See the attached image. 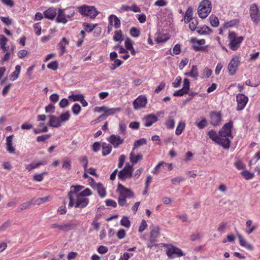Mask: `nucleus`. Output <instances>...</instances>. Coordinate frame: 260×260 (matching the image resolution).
I'll return each instance as SVG.
<instances>
[{
    "label": "nucleus",
    "instance_id": "17",
    "mask_svg": "<svg viewBox=\"0 0 260 260\" xmlns=\"http://www.w3.org/2000/svg\"><path fill=\"white\" fill-rule=\"evenodd\" d=\"M172 169V164H157L152 171V173L154 174H157L159 172L160 170L165 172L167 170L171 171Z\"/></svg>",
    "mask_w": 260,
    "mask_h": 260
},
{
    "label": "nucleus",
    "instance_id": "56",
    "mask_svg": "<svg viewBox=\"0 0 260 260\" xmlns=\"http://www.w3.org/2000/svg\"><path fill=\"white\" fill-rule=\"evenodd\" d=\"M190 87V82L188 79L185 78L183 82V87L182 88L188 92Z\"/></svg>",
    "mask_w": 260,
    "mask_h": 260
},
{
    "label": "nucleus",
    "instance_id": "39",
    "mask_svg": "<svg viewBox=\"0 0 260 260\" xmlns=\"http://www.w3.org/2000/svg\"><path fill=\"white\" fill-rule=\"evenodd\" d=\"M122 33L121 30L115 31L113 36V40L116 42H121L123 40Z\"/></svg>",
    "mask_w": 260,
    "mask_h": 260
},
{
    "label": "nucleus",
    "instance_id": "42",
    "mask_svg": "<svg viewBox=\"0 0 260 260\" xmlns=\"http://www.w3.org/2000/svg\"><path fill=\"white\" fill-rule=\"evenodd\" d=\"M83 25L85 31L90 32L94 29V28L97 26V24H95L92 25L89 23H84Z\"/></svg>",
    "mask_w": 260,
    "mask_h": 260
},
{
    "label": "nucleus",
    "instance_id": "27",
    "mask_svg": "<svg viewBox=\"0 0 260 260\" xmlns=\"http://www.w3.org/2000/svg\"><path fill=\"white\" fill-rule=\"evenodd\" d=\"M158 120L157 117L154 115H149L145 119L144 125L146 127L150 126L153 123L156 122Z\"/></svg>",
    "mask_w": 260,
    "mask_h": 260
},
{
    "label": "nucleus",
    "instance_id": "41",
    "mask_svg": "<svg viewBox=\"0 0 260 260\" xmlns=\"http://www.w3.org/2000/svg\"><path fill=\"white\" fill-rule=\"evenodd\" d=\"M241 174L246 180H249L254 177V173L250 172L247 170L242 171Z\"/></svg>",
    "mask_w": 260,
    "mask_h": 260
},
{
    "label": "nucleus",
    "instance_id": "29",
    "mask_svg": "<svg viewBox=\"0 0 260 260\" xmlns=\"http://www.w3.org/2000/svg\"><path fill=\"white\" fill-rule=\"evenodd\" d=\"M192 15L193 9L191 7H189L187 9L184 16V21L186 23H187V22H189L192 19H193Z\"/></svg>",
    "mask_w": 260,
    "mask_h": 260
},
{
    "label": "nucleus",
    "instance_id": "50",
    "mask_svg": "<svg viewBox=\"0 0 260 260\" xmlns=\"http://www.w3.org/2000/svg\"><path fill=\"white\" fill-rule=\"evenodd\" d=\"M66 10L67 11V12L65 13H66V16L68 18H71L74 16L75 11L73 8H68L67 9H65V11Z\"/></svg>",
    "mask_w": 260,
    "mask_h": 260
},
{
    "label": "nucleus",
    "instance_id": "36",
    "mask_svg": "<svg viewBox=\"0 0 260 260\" xmlns=\"http://www.w3.org/2000/svg\"><path fill=\"white\" fill-rule=\"evenodd\" d=\"M21 70V67L19 65H17L15 67V71L12 73L10 76V79L12 81L16 80L19 77Z\"/></svg>",
    "mask_w": 260,
    "mask_h": 260
},
{
    "label": "nucleus",
    "instance_id": "1",
    "mask_svg": "<svg viewBox=\"0 0 260 260\" xmlns=\"http://www.w3.org/2000/svg\"><path fill=\"white\" fill-rule=\"evenodd\" d=\"M233 122L230 121L222 126L217 134L215 131L211 130L208 133L209 138L216 143L221 145L224 149H229L233 136L231 129Z\"/></svg>",
    "mask_w": 260,
    "mask_h": 260
},
{
    "label": "nucleus",
    "instance_id": "52",
    "mask_svg": "<svg viewBox=\"0 0 260 260\" xmlns=\"http://www.w3.org/2000/svg\"><path fill=\"white\" fill-rule=\"evenodd\" d=\"M130 34L132 36L137 38L140 36V32L136 27H132L130 30Z\"/></svg>",
    "mask_w": 260,
    "mask_h": 260
},
{
    "label": "nucleus",
    "instance_id": "5",
    "mask_svg": "<svg viewBox=\"0 0 260 260\" xmlns=\"http://www.w3.org/2000/svg\"><path fill=\"white\" fill-rule=\"evenodd\" d=\"M228 38L230 40L229 45L230 49L232 50H236L239 47L240 44L244 40L243 37H238L234 31L229 33Z\"/></svg>",
    "mask_w": 260,
    "mask_h": 260
},
{
    "label": "nucleus",
    "instance_id": "47",
    "mask_svg": "<svg viewBox=\"0 0 260 260\" xmlns=\"http://www.w3.org/2000/svg\"><path fill=\"white\" fill-rule=\"evenodd\" d=\"M81 110V107L78 104H75L73 105L72 107V111L75 115H78L80 113Z\"/></svg>",
    "mask_w": 260,
    "mask_h": 260
},
{
    "label": "nucleus",
    "instance_id": "54",
    "mask_svg": "<svg viewBox=\"0 0 260 260\" xmlns=\"http://www.w3.org/2000/svg\"><path fill=\"white\" fill-rule=\"evenodd\" d=\"M10 225L11 222L10 221L5 222L0 226V232H5L10 226Z\"/></svg>",
    "mask_w": 260,
    "mask_h": 260
},
{
    "label": "nucleus",
    "instance_id": "44",
    "mask_svg": "<svg viewBox=\"0 0 260 260\" xmlns=\"http://www.w3.org/2000/svg\"><path fill=\"white\" fill-rule=\"evenodd\" d=\"M121 225L126 228H129L131 226V222L127 217H123L120 220Z\"/></svg>",
    "mask_w": 260,
    "mask_h": 260
},
{
    "label": "nucleus",
    "instance_id": "25",
    "mask_svg": "<svg viewBox=\"0 0 260 260\" xmlns=\"http://www.w3.org/2000/svg\"><path fill=\"white\" fill-rule=\"evenodd\" d=\"M84 188V186L81 185L72 186L70 188V191L69 192V198H71L74 194H79L80 191Z\"/></svg>",
    "mask_w": 260,
    "mask_h": 260
},
{
    "label": "nucleus",
    "instance_id": "11",
    "mask_svg": "<svg viewBox=\"0 0 260 260\" xmlns=\"http://www.w3.org/2000/svg\"><path fill=\"white\" fill-rule=\"evenodd\" d=\"M236 100L237 102V110H243L246 105L248 98L245 95L242 93H239L237 95Z\"/></svg>",
    "mask_w": 260,
    "mask_h": 260
},
{
    "label": "nucleus",
    "instance_id": "15",
    "mask_svg": "<svg viewBox=\"0 0 260 260\" xmlns=\"http://www.w3.org/2000/svg\"><path fill=\"white\" fill-rule=\"evenodd\" d=\"M108 141L113 146L114 148L118 147L124 142V140L119 136L111 135L108 139Z\"/></svg>",
    "mask_w": 260,
    "mask_h": 260
},
{
    "label": "nucleus",
    "instance_id": "12",
    "mask_svg": "<svg viewBox=\"0 0 260 260\" xmlns=\"http://www.w3.org/2000/svg\"><path fill=\"white\" fill-rule=\"evenodd\" d=\"M117 192L119 197H123L125 198H131L134 196L132 191L128 188L124 187L121 184H119L117 187Z\"/></svg>",
    "mask_w": 260,
    "mask_h": 260
},
{
    "label": "nucleus",
    "instance_id": "9",
    "mask_svg": "<svg viewBox=\"0 0 260 260\" xmlns=\"http://www.w3.org/2000/svg\"><path fill=\"white\" fill-rule=\"evenodd\" d=\"M166 252L168 256L171 258L179 257L183 255L182 251L174 246L168 247Z\"/></svg>",
    "mask_w": 260,
    "mask_h": 260
},
{
    "label": "nucleus",
    "instance_id": "58",
    "mask_svg": "<svg viewBox=\"0 0 260 260\" xmlns=\"http://www.w3.org/2000/svg\"><path fill=\"white\" fill-rule=\"evenodd\" d=\"M119 131L123 135L126 134V124L124 122L121 121L119 124Z\"/></svg>",
    "mask_w": 260,
    "mask_h": 260
},
{
    "label": "nucleus",
    "instance_id": "53",
    "mask_svg": "<svg viewBox=\"0 0 260 260\" xmlns=\"http://www.w3.org/2000/svg\"><path fill=\"white\" fill-rule=\"evenodd\" d=\"M45 174V172L39 174H35L33 176V180L35 181L41 182L44 179V175Z\"/></svg>",
    "mask_w": 260,
    "mask_h": 260
},
{
    "label": "nucleus",
    "instance_id": "40",
    "mask_svg": "<svg viewBox=\"0 0 260 260\" xmlns=\"http://www.w3.org/2000/svg\"><path fill=\"white\" fill-rule=\"evenodd\" d=\"M209 19L210 24L213 27H216L218 26L219 20L216 16L211 15L209 17Z\"/></svg>",
    "mask_w": 260,
    "mask_h": 260
},
{
    "label": "nucleus",
    "instance_id": "38",
    "mask_svg": "<svg viewBox=\"0 0 260 260\" xmlns=\"http://www.w3.org/2000/svg\"><path fill=\"white\" fill-rule=\"evenodd\" d=\"M160 229L158 227L155 226L154 227L150 232V237L157 239L159 235Z\"/></svg>",
    "mask_w": 260,
    "mask_h": 260
},
{
    "label": "nucleus",
    "instance_id": "51",
    "mask_svg": "<svg viewBox=\"0 0 260 260\" xmlns=\"http://www.w3.org/2000/svg\"><path fill=\"white\" fill-rule=\"evenodd\" d=\"M146 144V140L144 138H142L137 140L134 143V148H137L140 146L145 145Z\"/></svg>",
    "mask_w": 260,
    "mask_h": 260
},
{
    "label": "nucleus",
    "instance_id": "6",
    "mask_svg": "<svg viewBox=\"0 0 260 260\" xmlns=\"http://www.w3.org/2000/svg\"><path fill=\"white\" fill-rule=\"evenodd\" d=\"M240 60L239 56H235L232 58L228 66V72L231 75L233 76L235 75Z\"/></svg>",
    "mask_w": 260,
    "mask_h": 260
},
{
    "label": "nucleus",
    "instance_id": "32",
    "mask_svg": "<svg viewBox=\"0 0 260 260\" xmlns=\"http://www.w3.org/2000/svg\"><path fill=\"white\" fill-rule=\"evenodd\" d=\"M197 31L201 35H209L211 32V30L206 25H204L200 27H198Z\"/></svg>",
    "mask_w": 260,
    "mask_h": 260
},
{
    "label": "nucleus",
    "instance_id": "2",
    "mask_svg": "<svg viewBox=\"0 0 260 260\" xmlns=\"http://www.w3.org/2000/svg\"><path fill=\"white\" fill-rule=\"evenodd\" d=\"M69 207H74L75 208H83L89 203V199L79 194H74L69 198Z\"/></svg>",
    "mask_w": 260,
    "mask_h": 260
},
{
    "label": "nucleus",
    "instance_id": "14",
    "mask_svg": "<svg viewBox=\"0 0 260 260\" xmlns=\"http://www.w3.org/2000/svg\"><path fill=\"white\" fill-rule=\"evenodd\" d=\"M90 180L91 182V186L93 188L96 189L99 194V196L102 198H104L106 195L105 188L104 187L103 185L100 183L95 182L93 179L90 178Z\"/></svg>",
    "mask_w": 260,
    "mask_h": 260
},
{
    "label": "nucleus",
    "instance_id": "59",
    "mask_svg": "<svg viewBox=\"0 0 260 260\" xmlns=\"http://www.w3.org/2000/svg\"><path fill=\"white\" fill-rule=\"evenodd\" d=\"M148 225L145 220L143 219L141 221V224L139 228V232L140 233L143 232L147 227Z\"/></svg>",
    "mask_w": 260,
    "mask_h": 260
},
{
    "label": "nucleus",
    "instance_id": "61",
    "mask_svg": "<svg viewBox=\"0 0 260 260\" xmlns=\"http://www.w3.org/2000/svg\"><path fill=\"white\" fill-rule=\"evenodd\" d=\"M47 68L53 71H55L58 68V63L56 61H52L48 64Z\"/></svg>",
    "mask_w": 260,
    "mask_h": 260
},
{
    "label": "nucleus",
    "instance_id": "20",
    "mask_svg": "<svg viewBox=\"0 0 260 260\" xmlns=\"http://www.w3.org/2000/svg\"><path fill=\"white\" fill-rule=\"evenodd\" d=\"M56 14V9L53 7L49 8L44 12L45 17L50 20H53Z\"/></svg>",
    "mask_w": 260,
    "mask_h": 260
},
{
    "label": "nucleus",
    "instance_id": "24",
    "mask_svg": "<svg viewBox=\"0 0 260 260\" xmlns=\"http://www.w3.org/2000/svg\"><path fill=\"white\" fill-rule=\"evenodd\" d=\"M13 135H11L7 137L6 138V145L7 150L11 153H14L15 152V147L13 146L12 144V138Z\"/></svg>",
    "mask_w": 260,
    "mask_h": 260
},
{
    "label": "nucleus",
    "instance_id": "4",
    "mask_svg": "<svg viewBox=\"0 0 260 260\" xmlns=\"http://www.w3.org/2000/svg\"><path fill=\"white\" fill-rule=\"evenodd\" d=\"M78 9L81 15L88 16L91 18H95L99 14V12L94 6L83 5L78 7Z\"/></svg>",
    "mask_w": 260,
    "mask_h": 260
},
{
    "label": "nucleus",
    "instance_id": "28",
    "mask_svg": "<svg viewBox=\"0 0 260 260\" xmlns=\"http://www.w3.org/2000/svg\"><path fill=\"white\" fill-rule=\"evenodd\" d=\"M69 41L66 38H63L58 44V47L60 50V55H62L66 51V45L69 44Z\"/></svg>",
    "mask_w": 260,
    "mask_h": 260
},
{
    "label": "nucleus",
    "instance_id": "7",
    "mask_svg": "<svg viewBox=\"0 0 260 260\" xmlns=\"http://www.w3.org/2000/svg\"><path fill=\"white\" fill-rule=\"evenodd\" d=\"M133 171V166L130 165L129 164H127V165L119 172L118 176L119 179L122 180H125L132 176Z\"/></svg>",
    "mask_w": 260,
    "mask_h": 260
},
{
    "label": "nucleus",
    "instance_id": "35",
    "mask_svg": "<svg viewBox=\"0 0 260 260\" xmlns=\"http://www.w3.org/2000/svg\"><path fill=\"white\" fill-rule=\"evenodd\" d=\"M121 110L120 108H109L108 107H107L105 113L104 114L106 117L107 118V116L114 115L117 112H120Z\"/></svg>",
    "mask_w": 260,
    "mask_h": 260
},
{
    "label": "nucleus",
    "instance_id": "3",
    "mask_svg": "<svg viewBox=\"0 0 260 260\" xmlns=\"http://www.w3.org/2000/svg\"><path fill=\"white\" fill-rule=\"evenodd\" d=\"M212 5L209 0H203L198 8V14L201 18H206L211 12Z\"/></svg>",
    "mask_w": 260,
    "mask_h": 260
},
{
    "label": "nucleus",
    "instance_id": "37",
    "mask_svg": "<svg viewBox=\"0 0 260 260\" xmlns=\"http://www.w3.org/2000/svg\"><path fill=\"white\" fill-rule=\"evenodd\" d=\"M71 115L69 111L62 113L59 116L61 123L67 121L70 118Z\"/></svg>",
    "mask_w": 260,
    "mask_h": 260
},
{
    "label": "nucleus",
    "instance_id": "34",
    "mask_svg": "<svg viewBox=\"0 0 260 260\" xmlns=\"http://www.w3.org/2000/svg\"><path fill=\"white\" fill-rule=\"evenodd\" d=\"M142 155L140 154H135L133 151L130 154V159L131 162H137L142 160Z\"/></svg>",
    "mask_w": 260,
    "mask_h": 260
},
{
    "label": "nucleus",
    "instance_id": "63",
    "mask_svg": "<svg viewBox=\"0 0 260 260\" xmlns=\"http://www.w3.org/2000/svg\"><path fill=\"white\" fill-rule=\"evenodd\" d=\"M187 93H188L187 91H186L184 89L181 88V89L174 92V93H173V95L175 96H182L184 94H186Z\"/></svg>",
    "mask_w": 260,
    "mask_h": 260
},
{
    "label": "nucleus",
    "instance_id": "60",
    "mask_svg": "<svg viewBox=\"0 0 260 260\" xmlns=\"http://www.w3.org/2000/svg\"><path fill=\"white\" fill-rule=\"evenodd\" d=\"M102 144L100 142H96L92 144V150L94 152H96L100 150Z\"/></svg>",
    "mask_w": 260,
    "mask_h": 260
},
{
    "label": "nucleus",
    "instance_id": "30",
    "mask_svg": "<svg viewBox=\"0 0 260 260\" xmlns=\"http://www.w3.org/2000/svg\"><path fill=\"white\" fill-rule=\"evenodd\" d=\"M102 154L104 156H106L109 154L112 151V146L106 143H103L102 144Z\"/></svg>",
    "mask_w": 260,
    "mask_h": 260
},
{
    "label": "nucleus",
    "instance_id": "43",
    "mask_svg": "<svg viewBox=\"0 0 260 260\" xmlns=\"http://www.w3.org/2000/svg\"><path fill=\"white\" fill-rule=\"evenodd\" d=\"M189 27L191 30H194L197 29V25L198 24V21L197 19L193 18L189 22Z\"/></svg>",
    "mask_w": 260,
    "mask_h": 260
},
{
    "label": "nucleus",
    "instance_id": "23",
    "mask_svg": "<svg viewBox=\"0 0 260 260\" xmlns=\"http://www.w3.org/2000/svg\"><path fill=\"white\" fill-rule=\"evenodd\" d=\"M186 76L190 77L197 80L199 77L198 68L197 66L193 65L190 72L184 73Z\"/></svg>",
    "mask_w": 260,
    "mask_h": 260
},
{
    "label": "nucleus",
    "instance_id": "45",
    "mask_svg": "<svg viewBox=\"0 0 260 260\" xmlns=\"http://www.w3.org/2000/svg\"><path fill=\"white\" fill-rule=\"evenodd\" d=\"M196 124L199 129L204 128L207 124V121L205 118H203L199 122H196Z\"/></svg>",
    "mask_w": 260,
    "mask_h": 260
},
{
    "label": "nucleus",
    "instance_id": "31",
    "mask_svg": "<svg viewBox=\"0 0 260 260\" xmlns=\"http://www.w3.org/2000/svg\"><path fill=\"white\" fill-rule=\"evenodd\" d=\"M252 224V221L251 220H248L246 222V233L247 234H250L257 228V226L256 225Z\"/></svg>",
    "mask_w": 260,
    "mask_h": 260
},
{
    "label": "nucleus",
    "instance_id": "16",
    "mask_svg": "<svg viewBox=\"0 0 260 260\" xmlns=\"http://www.w3.org/2000/svg\"><path fill=\"white\" fill-rule=\"evenodd\" d=\"M176 112H172L166 118L165 125L168 129H173L175 124Z\"/></svg>",
    "mask_w": 260,
    "mask_h": 260
},
{
    "label": "nucleus",
    "instance_id": "46",
    "mask_svg": "<svg viewBox=\"0 0 260 260\" xmlns=\"http://www.w3.org/2000/svg\"><path fill=\"white\" fill-rule=\"evenodd\" d=\"M1 20L7 25H10L12 24V19L9 17H0Z\"/></svg>",
    "mask_w": 260,
    "mask_h": 260
},
{
    "label": "nucleus",
    "instance_id": "57",
    "mask_svg": "<svg viewBox=\"0 0 260 260\" xmlns=\"http://www.w3.org/2000/svg\"><path fill=\"white\" fill-rule=\"evenodd\" d=\"M34 29L36 34L40 36L41 34V27L40 23H37L34 25Z\"/></svg>",
    "mask_w": 260,
    "mask_h": 260
},
{
    "label": "nucleus",
    "instance_id": "21",
    "mask_svg": "<svg viewBox=\"0 0 260 260\" xmlns=\"http://www.w3.org/2000/svg\"><path fill=\"white\" fill-rule=\"evenodd\" d=\"M237 236L239 240L240 245L246 248L247 249L252 250L253 249V246L249 243L238 232H237Z\"/></svg>",
    "mask_w": 260,
    "mask_h": 260
},
{
    "label": "nucleus",
    "instance_id": "19",
    "mask_svg": "<svg viewBox=\"0 0 260 260\" xmlns=\"http://www.w3.org/2000/svg\"><path fill=\"white\" fill-rule=\"evenodd\" d=\"M211 124L213 126H217L220 123L221 117L219 113H212L210 115Z\"/></svg>",
    "mask_w": 260,
    "mask_h": 260
},
{
    "label": "nucleus",
    "instance_id": "64",
    "mask_svg": "<svg viewBox=\"0 0 260 260\" xmlns=\"http://www.w3.org/2000/svg\"><path fill=\"white\" fill-rule=\"evenodd\" d=\"M184 180V178L182 177H177L173 178L171 180V182L172 184L177 185L179 184L181 182Z\"/></svg>",
    "mask_w": 260,
    "mask_h": 260
},
{
    "label": "nucleus",
    "instance_id": "18",
    "mask_svg": "<svg viewBox=\"0 0 260 260\" xmlns=\"http://www.w3.org/2000/svg\"><path fill=\"white\" fill-rule=\"evenodd\" d=\"M65 9L59 8L58 10L57 16L56 21L57 23H61L64 24L68 22L66 13L64 12Z\"/></svg>",
    "mask_w": 260,
    "mask_h": 260
},
{
    "label": "nucleus",
    "instance_id": "62",
    "mask_svg": "<svg viewBox=\"0 0 260 260\" xmlns=\"http://www.w3.org/2000/svg\"><path fill=\"white\" fill-rule=\"evenodd\" d=\"M212 71L208 68H205L203 73V78H209L212 74Z\"/></svg>",
    "mask_w": 260,
    "mask_h": 260
},
{
    "label": "nucleus",
    "instance_id": "49",
    "mask_svg": "<svg viewBox=\"0 0 260 260\" xmlns=\"http://www.w3.org/2000/svg\"><path fill=\"white\" fill-rule=\"evenodd\" d=\"M50 199V197H45L38 199L35 201V204L37 205H40L48 202Z\"/></svg>",
    "mask_w": 260,
    "mask_h": 260
},
{
    "label": "nucleus",
    "instance_id": "10",
    "mask_svg": "<svg viewBox=\"0 0 260 260\" xmlns=\"http://www.w3.org/2000/svg\"><path fill=\"white\" fill-rule=\"evenodd\" d=\"M147 103V98L142 95H139L133 102L134 108L139 110L145 107Z\"/></svg>",
    "mask_w": 260,
    "mask_h": 260
},
{
    "label": "nucleus",
    "instance_id": "22",
    "mask_svg": "<svg viewBox=\"0 0 260 260\" xmlns=\"http://www.w3.org/2000/svg\"><path fill=\"white\" fill-rule=\"evenodd\" d=\"M49 117V124L50 126L53 127H59L61 125L59 117L50 115Z\"/></svg>",
    "mask_w": 260,
    "mask_h": 260
},
{
    "label": "nucleus",
    "instance_id": "55",
    "mask_svg": "<svg viewBox=\"0 0 260 260\" xmlns=\"http://www.w3.org/2000/svg\"><path fill=\"white\" fill-rule=\"evenodd\" d=\"M127 198H123V197H119L118 199V203L119 206H128V204L126 203V199Z\"/></svg>",
    "mask_w": 260,
    "mask_h": 260
},
{
    "label": "nucleus",
    "instance_id": "13",
    "mask_svg": "<svg viewBox=\"0 0 260 260\" xmlns=\"http://www.w3.org/2000/svg\"><path fill=\"white\" fill-rule=\"evenodd\" d=\"M74 226L75 224L71 222L62 224L53 223L51 225V228L56 229L63 232H68L73 229Z\"/></svg>",
    "mask_w": 260,
    "mask_h": 260
},
{
    "label": "nucleus",
    "instance_id": "33",
    "mask_svg": "<svg viewBox=\"0 0 260 260\" xmlns=\"http://www.w3.org/2000/svg\"><path fill=\"white\" fill-rule=\"evenodd\" d=\"M185 127V123L184 121H180L177 126L175 131V134L176 135L179 136L181 135Z\"/></svg>",
    "mask_w": 260,
    "mask_h": 260
},
{
    "label": "nucleus",
    "instance_id": "8",
    "mask_svg": "<svg viewBox=\"0 0 260 260\" xmlns=\"http://www.w3.org/2000/svg\"><path fill=\"white\" fill-rule=\"evenodd\" d=\"M249 13L253 22L257 23L260 21V12L256 4L250 6Z\"/></svg>",
    "mask_w": 260,
    "mask_h": 260
},
{
    "label": "nucleus",
    "instance_id": "26",
    "mask_svg": "<svg viewBox=\"0 0 260 260\" xmlns=\"http://www.w3.org/2000/svg\"><path fill=\"white\" fill-rule=\"evenodd\" d=\"M109 21L113 24L114 27L116 29L120 26L121 22L119 19L115 15H111L109 17Z\"/></svg>",
    "mask_w": 260,
    "mask_h": 260
},
{
    "label": "nucleus",
    "instance_id": "48",
    "mask_svg": "<svg viewBox=\"0 0 260 260\" xmlns=\"http://www.w3.org/2000/svg\"><path fill=\"white\" fill-rule=\"evenodd\" d=\"M235 21L234 20L230 21L227 22H225L223 26L220 28V31H221L222 30H224L225 29H227L229 27H231L234 26L235 25Z\"/></svg>",
    "mask_w": 260,
    "mask_h": 260
}]
</instances>
